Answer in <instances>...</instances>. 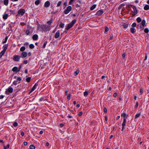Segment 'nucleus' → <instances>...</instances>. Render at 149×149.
Wrapping results in <instances>:
<instances>
[{"instance_id": "1", "label": "nucleus", "mask_w": 149, "mask_h": 149, "mask_svg": "<svg viewBox=\"0 0 149 149\" xmlns=\"http://www.w3.org/2000/svg\"><path fill=\"white\" fill-rule=\"evenodd\" d=\"M37 29L40 31H49L50 29V26L46 24H38Z\"/></svg>"}, {"instance_id": "2", "label": "nucleus", "mask_w": 149, "mask_h": 149, "mask_svg": "<svg viewBox=\"0 0 149 149\" xmlns=\"http://www.w3.org/2000/svg\"><path fill=\"white\" fill-rule=\"evenodd\" d=\"M76 21L77 20L76 19L73 20L70 23L68 24L67 27L65 29L68 30L72 28L75 24Z\"/></svg>"}, {"instance_id": "3", "label": "nucleus", "mask_w": 149, "mask_h": 149, "mask_svg": "<svg viewBox=\"0 0 149 149\" xmlns=\"http://www.w3.org/2000/svg\"><path fill=\"white\" fill-rule=\"evenodd\" d=\"M127 6L129 8H130V7H132L134 10V14L133 15V16L137 14V11L136 9V8L135 6L131 4H129Z\"/></svg>"}, {"instance_id": "4", "label": "nucleus", "mask_w": 149, "mask_h": 149, "mask_svg": "<svg viewBox=\"0 0 149 149\" xmlns=\"http://www.w3.org/2000/svg\"><path fill=\"white\" fill-rule=\"evenodd\" d=\"M8 46V44H6L3 47V50L1 52V56L4 54Z\"/></svg>"}, {"instance_id": "5", "label": "nucleus", "mask_w": 149, "mask_h": 149, "mask_svg": "<svg viewBox=\"0 0 149 149\" xmlns=\"http://www.w3.org/2000/svg\"><path fill=\"white\" fill-rule=\"evenodd\" d=\"M13 88L10 86L8 88L6 89V93L7 94H9L10 93H12L13 92Z\"/></svg>"}, {"instance_id": "6", "label": "nucleus", "mask_w": 149, "mask_h": 149, "mask_svg": "<svg viewBox=\"0 0 149 149\" xmlns=\"http://www.w3.org/2000/svg\"><path fill=\"white\" fill-rule=\"evenodd\" d=\"M21 56L19 55H14L13 58V60L15 61H19Z\"/></svg>"}, {"instance_id": "7", "label": "nucleus", "mask_w": 149, "mask_h": 149, "mask_svg": "<svg viewBox=\"0 0 149 149\" xmlns=\"http://www.w3.org/2000/svg\"><path fill=\"white\" fill-rule=\"evenodd\" d=\"M72 9V7L70 6H68L67 7L66 9L64 11V13L65 14H68Z\"/></svg>"}, {"instance_id": "8", "label": "nucleus", "mask_w": 149, "mask_h": 149, "mask_svg": "<svg viewBox=\"0 0 149 149\" xmlns=\"http://www.w3.org/2000/svg\"><path fill=\"white\" fill-rule=\"evenodd\" d=\"M25 12V11L24 9H21L18 11V14L22 16L24 15Z\"/></svg>"}, {"instance_id": "9", "label": "nucleus", "mask_w": 149, "mask_h": 149, "mask_svg": "<svg viewBox=\"0 0 149 149\" xmlns=\"http://www.w3.org/2000/svg\"><path fill=\"white\" fill-rule=\"evenodd\" d=\"M38 83L37 82L36 83H35V84L34 85L32 88L31 91H30L29 93V94L33 91L36 88L37 86H38Z\"/></svg>"}, {"instance_id": "10", "label": "nucleus", "mask_w": 149, "mask_h": 149, "mask_svg": "<svg viewBox=\"0 0 149 149\" xmlns=\"http://www.w3.org/2000/svg\"><path fill=\"white\" fill-rule=\"evenodd\" d=\"M126 119L125 118H124L123 121V123L122 126V131H123L125 128V126L126 125Z\"/></svg>"}, {"instance_id": "11", "label": "nucleus", "mask_w": 149, "mask_h": 149, "mask_svg": "<svg viewBox=\"0 0 149 149\" xmlns=\"http://www.w3.org/2000/svg\"><path fill=\"white\" fill-rule=\"evenodd\" d=\"M1 142L2 143L3 146L4 147V149H7V148H9L10 145L9 144H8L7 145V146H6L5 145V144H4L3 143H4L3 140H1Z\"/></svg>"}, {"instance_id": "12", "label": "nucleus", "mask_w": 149, "mask_h": 149, "mask_svg": "<svg viewBox=\"0 0 149 149\" xmlns=\"http://www.w3.org/2000/svg\"><path fill=\"white\" fill-rule=\"evenodd\" d=\"M104 11L103 10H100L97 12L96 15L97 16H100L102 15Z\"/></svg>"}, {"instance_id": "13", "label": "nucleus", "mask_w": 149, "mask_h": 149, "mask_svg": "<svg viewBox=\"0 0 149 149\" xmlns=\"http://www.w3.org/2000/svg\"><path fill=\"white\" fill-rule=\"evenodd\" d=\"M27 56V53L26 52H23L21 53V57L22 58H24Z\"/></svg>"}, {"instance_id": "14", "label": "nucleus", "mask_w": 149, "mask_h": 149, "mask_svg": "<svg viewBox=\"0 0 149 149\" xmlns=\"http://www.w3.org/2000/svg\"><path fill=\"white\" fill-rule=\"evenodd\" d=\"M50 5V2L49 1L45 2L44 3V7L46 8L48 7Z\"/></svg>"}, {"instance_id": "15", "label": "nucleus", "mask_w": 149, "mask_h": 149, "mask_svg": "<svg viewBox=\"0 0 149 149\" xmlns=\"http://www.w3.org/2000/svg\"><path fill=\"white\" fill-rule=\"evenodd\" d=\"M60 35V33L59 31H58L55 33L54 37L55 38L57 39L58 38Z\"/></svg>"}, {"instance_id": "16", "label": "nucleus", "mask_w": 149, "mask_h": 149, "mask_svg": "<svg viewBox=\"0 0 149 149\" xmlns=\"http://www.w3.org/2000/svg\"><path fill=\"white\" fill-rule=\"evenodd\" d=\"M38 38V36L37 34H34L32 36V39L34 40H37Z\"/></svg>"}, {"instance_id": "17", "label": "nucleus", "mask_w": 149, "mask_h": 149, "mask_svg": "<svg viewBox=\"0 0 149 149\" xmlns=\"http://www.w3.org/2000/svg\"><path fill=\"white\" fill-rule=\"evenodd\" d=\"M18 69L16 67H13L12 69V71L13 72H18L19 71H18Z\"/></svg>"}, {"instance_id": "18", "label": "nucleus", "mask_w": 149, "mask_h": 149, "mask_svg": "<svg viewBox=\"0 0 149 149\" xmlns=\"http://www.w3.org/2000/svg\"><path fill=\"white\" fill-rule=\"evenodd\" d=\"M130 31L131 32L133 33H135L136 31V30L133 27H132L130 28Z\"/></svg>"}, {"instance_id": "19", "label": "nucleus", "mask_w": 149, "mask_h": 149, "mask_svg": "<svg viewBox=\"0 0 149 149\" xmlns=\"http://www.w3.org/2000/svg\"><path fill=\"white\" fill-rule=\"evenodd\" d=\"M8 17V15L6 14H4L3 16V18L4 19H6Z\"/></svg>"}, {"instance_id": "20", "label": "nucleus", "mask_w": 149, "mask_h": 149, "mask_svg": "<svg viewBox=\"0 0 149 149\" xmlns=\"http://www.w3.org/2000/svg\"><path fill=\"white\" fill-rule=\"evenodd\" d=\"M144 9L146 10L149 9V5H146L144 7Z\"/></svg>"}, {"instance_id": "21", "label": "nucleus", "mask_w": 149, "mask_h": 149, "mask_svg": "<svg viewBox=\"0 0 149 149\" xmlns=\"http://www.w3.org/2000/svg\"><path fill=\"white\" fill-rule=\"evenodd\" d=\"M53 19H51L50 20L47 22V23L49 25H51V24L53 22Z\"/></svg>"}, {"instance_id": "22", "label": "nucleus", "mask_w": 149, "mask_h": 149, "mask_svg": "<svg viewBox=\"0 0 149 149\" xmlns=\"http://www.w3.org/2000/svg\"><path fill=\"white\" fill-rule=\"evenodd\" d=\"M146 25V21L145 20H143L141 23L140 25L144 26Z\"/></svg>"}, {"instance_id": "23", "label": "nucleus", "mask_w": 149, "mask_h": 149, "mask_svg": "<svg viewBox=\"0 0 149 149\" xmlns=\"http://www.w3.org/2000/svg\"><path fill=\"white\" fill-rule=\"evenodd\" d=\"M109 30V28L108 27H105V30L104 31V33L105 34H107V32Z\"/></svg>"}, {"instance_id": "24", "label": "nucleus", "mask_w": 149, "mask_h": 149, "mask_svg": "<svg viewBox=\"0 0 149 149\" xmlns=\"http://www.w3.org/2000/svg\"><path fill=\"white\" fill-rule=\"evenodd\" d=\"M128 26V24L127 23H125L123 25V26L124 28H127Z\"/></svg>"}, {"instance_id": "25", "label": "nucleus", "mask_w": 149, "mask_h": 149, "mask_svg": "<svg viewBox=\"0 0 149 149\" xmlns=\"http://www.w3.org/2000/svg\"><path fill=\"white\" fill-rule=\"evenodd\" d=\"M4 4L6 5H8V0H4L3 1Z\"/></svg>"}, {"instance_id": "26", "label": "nucleus", "mask_w": 149, "mask_h": 149, "mask_svg": "<svg viewBox=\"0 0 149 149\" xmlns=\"http://www.w3.org/2000/svg\"><path fill=\"white\" fill-rule=\"evenodd\" d=\"M96 5L95 4H94L90 8V10H94L96 7Z\"/></svg>"}, {"instance_id": "27", "label": "nucleus", "mask_w": 149, "mask_h": 149, "mask_svg": "<svg viewBox=\"0 0 149 149\" xmlns=\"http://www.w3.org/2000/svg\"><path fill=\"white\" fill-rule=\"evenodd\" d=\"M136 20L138 23H139V22H141L142 21V20H141V18L139 17H138L137 18Z\"/></svg>"}, {"instance_id": "28", "label": "nucleus", "mask_w": 149, "mask_h": 149, "mask_svg": "<svg viewBox=\"0 0 149 149\" xmlns=\"http://www.w3.org/2000/svg\"><path fill=\"white\" fill-rule=\"evenodd\" d=\"M21 80H22L21 78L20 77H18L17 78L16 80L18 81H19L18 82V84H19L20 83V81Z\"/></svg>"}, {"instance_id": "29", "label": "nucleus", "mask_w": 149, "mask_h": 149, "mask_svg": "<svg viewBox=\"0 0 149 149\" xmlns=\"http://www.w3.org/2000/svg\"><path fill=\"white\" fill-rule=\"evenodd\" d=\"M25 49V47L24 46L21 47L20 48V51L21 52H24V51Z\"/></svg>"}, {"instance_id": "30", "label": "nucleus", "mask_w": 149, "mask_h": 149, "mask_svg": "<svg viewBox=\"0 0 149 149\" xmlns=\"http://www.w3.org/2000/svg\"><path fill=\"white\" fill-rule=\"evenodd\" d=\"M30 149H35V146L33 145H31L29 146Z\"/></svg>"}, {"instance_id": "31", "label": "nucleus", "mask_w": 149, "mask_h": 149, "mask_svg": "<svg viewBox=\"0 0 149 149\" xmlns=\"http://www.w3.org/2000/svg\"><path fill=\"white\" fill-rule=\"evenodd\" d=\"M40 0H37L35 1V3L36 5H38L40 4Z\"/></svg>"}, {"instance_id": "32", "label": "nucleus", "mask_w": 149, "mask_h": 149, "mask_svg": "<svg viewBox=\"0 0 149 149\" xmlns=\"http://www.w3.org/2000/svg\"><path fill=\"white\" fill-rule=\"evenodd\" d=\"M29 48L31 49H33L34 47V46L33 44H30L29 45Z\"/></svg>"}, {"instance_id": "33", "label": "nucleus", "mask_w": 149, "mask_h": 149, "mask_svg": "<svg viewBox=\"0 0 149 149\" xmlns=\"http://www.w3.org/2000/svg\"><path fill=\"white\" fill-rule=\"evenodd\" d=\"M31 79V77H28L26 79V81L27 82H29L30 81Z\"/></svg>"}, {"instance_id": "34", "label": "nucleus", "mask_w": 149, "mask_h": 149, "mask_svg": "<svg viewBox=\"0 0 149 149\" xmlns=\"http://www.w3.org/2000/svg\"><path fill=\"white\" fill-rule=\"evenodd\" d=\"M61 3H62V1H58L57 3V6L56 7H59L60 6Z\"/></svg>"}, {"instance_id": "35", "label": "nucleus", "mask_w": 149, "mask_h": 149, "mask_svg": "<svg viewBox=\"0 0 149 149\" xmlns=\"http://www.w3.org/2000/svg\"><path fill=\"white\" fill-rule=\"evenodd\" d=\"M25 33L26 35H29L30 33V32L29 30H26L25 31Z\"/></svg>"}, {"instance_id": "36", "label": "nucleus", "mask_w": 149, "mask_h": 149, "mask_svg": "<svg viewBox=\"0 0 149 149\" xmlns=\"http://www.w3.org/2000/svg\"><path fill=\"white\" fill-rule=\"evenodd\" d=\"M64 26V24L62 23V22L59 25V26L61 28H63Z\"/></svg>"}, {"instance_id": "37", "label": "nucleus", "mask_w": 149, "mask_h": 149, "mask_svg": "<svg viewBox=\"0 0 149 149\" xmlns=\"http://www.w3.org/2000/svg\"><path fill=\"white\" fill-rule=\"evenodd\" d=\"M84 96L86 97L88 94V92L87 91H86L84 92Z\"/></svg>"}, {"instance_id": "38", "label": "nucleus", "mask_w": 149, "mask_h": 149, "mask_svg": "<svg viewBox=\"0 0 149 149\" xmlns=\"http://www.w3.org/2000/svg\"><path fill=\"white\" fill-rule=\"evenodd\" d=\"M140 115L141 114L140 113H139L136 114L135 116V118L136 119L137 118L139 117L140 116Z\"/></svg>"}, {"instance_id": "39", "label": "nucleus", "mask_w": 149, "mask_h": 149, "mask_svg": "<svg viewBox=\"0 0 149 149\" xmlns=\"http://www.w3.org/2000/svg\"><path fill=\"white\" fill-rule=\"evenodd\" d=\"M8 38V36H6V37L5 38V39L4 41H3L2 42L3 43H6V42H7V40Z\"/></svg>"}, {"instance_id": "40", "label": "nucleus", "mask_w": 149, "mask_h": 149, "mask_svg": "<svg viewBox=\"0 0 149 149\" xmlns=\"http://www.w3.org/2000/svg\"><path fill=\"white\" fill-rule=\"evenodd\" d=\"M125 5V4H120L118 8V9L119 10H120V9L121 8H122V6H124Z\"/></svg>"}, {"instance_id": "41", "label": "nucleus", "mask_w": 149, "mask_h": 149, "mask_svg": "<svg viewBox=\"0 0 149 149\" xmlns=\"http://www.w3.org/2000/svg\"><path fill=\"white\" fill-rule=\"evenodd\" d=\"M121 116L122 117H123L125 118L126 116V114L125 113H123L122 114H121Z\"/></svg>"}, {"instance_id": "42", "label": "nucleus", "mask_w": 149, "mask_h": 149, "mask_svg": "<svg viewBox=\"0 0 149 149\" xmlns=\"http://www.w3.org/2000/svg\"><path fill=\"white\" fill-rule=\"evenodd\" d=\"M136 23H135V22L133 23L132 25V26L133 28L136 27Z\"/></svg>"}, {"instance_id": "43", "label": "nucleus", "mask_w": 149, "mask_h": 149, "mask_svg": "<svg viewBox=\"0 0 149 149\" xmlns=\"http://www.w3.org/2000/svg\"><path fill=\"white\" fill-rule=\"evenodd\" d=\"M47 41H45L44 43V44H43V47L44 48H45V46H46V45L47 44Z\"/></svg>"}, {"instance_id": "44", "label": "nucleus", "mask_w": 149, "mask_h": 149, "mask_svg": "<svg viewBox=\"0 0 149 149\" xmlns=\"http://www.w3.org/2000/svg\"><path fill=\"white\" fill-rule=\"evenodd\" d=\"M18 81L16 80L14 81L13 82V84L14 85H16L18 83Z\"/></svg>"}, {"instance_id": "45", "label": "nucleus", "mask_w": 149, "mask_h": 149, "mask_svg": "<svg viewBox=\"0 0 149 149\" xmlns=\"http://www.w3.org/2000/svg\"><path fill=\"white\" fill-rule=\"evenodd\" d=\"M144 31L145 33H148L149 32V30L148 28H146L144 30Z\"/></svg>"}, {"instance_id": "46", "label": "nucleus", "mask_w": 149, "mask_h": 149, "mask_svg": "<svg viewBox=\"0 0 149 149\" xmlns=\"http://www.w3.org/2000/svg\"><path fill=\"white\" fill-rule=\"evenodd\" d=\"M79 73V70H77L76 71H75L74 73V75H77L78 74V73Z\"/></svg>"}, {"instance_id": "47", "label": "nucleus", "mask_w": 149, "mask_h": 149, "mask_svg": "<svg viewBox=\"0 0 149 149\" xmlns=\"http://www.w3.org/2000/svg\"><path fill=\"white\" fill-rule=\"evenodd\" d=\"M18 125V123L16 122H15L13 123V126L15 127H17Z\"/></svg>"}, {"instance_id": "48", "label": "nucleus", "mask_w": 149, "mask_h": 149, "mask_svg": "<svg viewBox=\"0 0 149 149\" xmlns=\"http://www.w3.org/2000/svg\"><path fill=\"white\" fill-rule=\"evenodd\" d=\"M71 94H69L67 97V99L68 100H69L70 99Z\"/></svg>"}, {"instance_id": "49", "label": "nucleus", "mask_w": 149, "mask_h": 149, "mask_svg": "<svg viewBox=\"0 0 149 149\" xmlns=\"http://www.w3.org/2000/svg\"><path fill=\"white\" fill-rule=\"evenodd\" d=\"M144 26H141V25H140V28L141 29V30H143L144 29Z\"/></svg>"}, {"instance_id": "50", "label": "nucleus", "mask_w": 149, "mask_h": 149, "mask_svg": "<svg viewBox=\"0 0 149 149\" xmlns=\"http://www.w3.org/2000/svg\"><path fill=\"white\" fill-rule=\"evenodd\" d=\"M138 105H139V102H136V105L135 106V108H137L138 107Z\"/></svg>"}, {"instance_id": "51", "label": "nucleus", "mask_w": 149, "mask_h": 149, "mask_svg": "<svg viewBox=\"0 0 149 149\" xmlns=\"http://www.w3.org/2000/svg\"><path fill=\"white\" fill-rule=\"evenodd\" d=\"M107 109L106 108H104V113H106L107 112Z\"/></svg>"}, {"instance_id": "52", "label": "nucleus", "mask_w": 149, "mask_h": 149, "mask_svg": "<svg viewBox=\"0 0 149 149\" xmlns=\"http://www.w3.org/2000/svg\"><path fill=\"white\" fill-rule=\"evenodd\" d=\"M83 114V112L82 111L79 112L78 114L79 116H81Z\"/></svg>"}, {"instance_id": "53", "label": "nucleus", "mask_w": 149, "mask_h": 149, "mask_svg": "<svg viewBox=\"0 0 149 149\" xmlns=\"http://www.w3.org/2000/svg\"><path fill=\"white\" fill-rule=\"evenodd\" d=\"M28 63V61L27 60H24L23 61V63L24 64H26Z\"/></svg>"}, {"instance_id": "54", "label": "nucleus", "mask_w": 149, "mask_h": 149, "mask_svg": "<svg viewBox=\"0 0 149 149\" xmlns=\"http://www.w3.org/2000/svg\"><path fill=\"white\" fill-rule=\"evenodd\" d=\"M80 5L78 4V3H76L75 5V7L76 8H78L79 7Z\"/></svg>"}, {"instance_id": "55", "label": "nucleus", "mask_w": 149, "mask_h": 149, "mask_svg": "<svg viewBox=\"0 0 149 149\" xmlns=\"http://www.w3.org/2000/svg\"><path fill=\"white\" fill-rule=\"evenodd\" d=\"M44 100V98L43 97H41L40 98L39 100V101H41Z\"/></svg>"}, {"instance_id": "56", "label": "nucleus", "mask_w": 149, "mask_h": 149, "mask_svg": "<svg viewBox=\"0 0 149 149\" xmlns=\"http://www.w3.org/2000/svg\"><path fill=\"white\" fill-rule=\"evenodd\" d=\"M117 94L116 93H114L113 95V96L114 97H116V96H117Z\"/></svg>"}, {"instance_id": "57", "label": "nucleus", "mask_w": 149, "mask_h": 149, "mask_svg": "<svg viewBox=\"0 0 149 149\" xmlns=\"http://www.w3.org/2000/svg\"><path fill=\"white\" fill-rule=\"evenodd\" d=\"M21 67H22V65H19V68H18V71H20V70L21 69Z\"/></svg>"}, {"instance_id": "58", "label": "nucleus", "mask_w": 149, "mask_h": 149, "mask_svg": "<svg viewBox=\"0 0 149 149\" xmlns=\"http://www.w3.org/2000/svg\"><path fill=\"white\" fill-rule=\"evenodd\" d=\"M21 134L22 136H23L24 135V133L23 132H21Z\"/></svg>"}, {"instance_id": "59", "label": "nucleus", "mask_w": 149, "mask_h": 149, "mask_svg": "<svg viewBox=\"0 0 149 149\" xmlns=\"http://www.w3.org/2000/svg\"><path fill=\"white\" fill-rule=\"evenodd\" d=\"M24 144L25 146H26L27 145V142L26 141H24Z\"/></svg>"}, {"instance_id": "60", "label": "nucleus", "mask_w": 149, "mask_h": 149, "mask_svg": "<svg viewBox=\"0 0 149 149\" xmlns=\"http://www.w3.org/2000/svg\"><path fill=\"white\" fill-rule=\"evenodd\" d=\"M60 126L61 127H63L64 126V124L63 123H61L60 125Z\"/></svg>"}, {"instance_id": "61", "label": "nucleus", "mask_w": 149, "mask_h": 149, "mask_svg": "<svg viewBox=\"0 0 149 149\" xmlns=\"http://www.w3.org/2000/svg\"><path fill=\"white\" fill-rule=\"evenodd\" d=\"M58 12V10H56L55 12H52V14H55L56 13H57Z\"/></svg>"}, {"instance_id": "62", "label": "nucleus", "mask_w": 149, "mask_h": 149, "mask_svg": "<svg viewBox=\"0 0 149 149\" xmlns=\"http://www.w3.org/2000/svg\"><path fill=\"white\" fill-rule=\"evenodd\" d=\"M68 117L70 118H71L72 117V116H71L70 115H69L68 116Z\"/></svg>"}, {"instance_id": "63", "label": "nucleus", "mask_w": 149, "mask_h": 149, "mask_svg": "<svg viewBox=\"0 0 149 149\" xmlns=\"http://www.w3.org/2000/svg\"><path fill=\"white\" fill-rule=\"evenodd\" d=\"M113 36H110V40H112L113 39Z\"/></svg>"}, {"instance_id": "64", "label": "nucleus", "mask_w": 149, "mask_h": 149, "mask_svg": "<svg viewBox=\"0 0 149 149\" xmlns=\"http://www.w3.org/2000/svg\"><path fill=\"white\" fill-rule=\"evenodd\" d=\"M125 56V53L123 54H122V57L123 58H124Z\"/></svg>"}]
</instances>
